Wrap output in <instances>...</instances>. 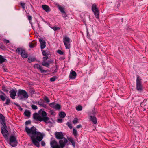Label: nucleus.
<instances>
[{
	"label": "nucleus",
	"instance_id": "obj_1",
	"mask_svg": "<svg viewBox=\"0 0 148 148\" xmlns=\"http://www.w3.org/2000/svg\"><path fill=\"white\" fill-rule=\"evenodd\" d=\"M31 121L29 120L25 122V130L27 134L30 137L32 143L37 147H40V142L43 138V136L42 133L37 131V129L34 126L29 128L27 126L30 124Z\"/></svg>",
	"mask_w": 148,
	"mask_h": 148
},
{
	"label": "nucleus",
	"instance_id": "obj_2",
	"mask_svg": "<svg viewBox=\"0 0 148 148\" xmlns=\"http://www.w3.org/2000/svg\"><path fill=\"white\" fill-rule=\"evenodd\" d=\"M47 113L46 112L42 111L41 109L38 113H35L33 114V119L37 121H43L45 123H51L49 118L47 116Z\"/></svg>",
	"mask_w": 148,
	"mask_h": 148
},
{
	"label": "nucleus",
	"instance_id": "obj_3",
	"mask_svg": "<svg viewBox=\"0 0 148 148\" xmlns=\"http://www.w3.org/2000/svg\"><path fill=\"white\" fill-rule=\"evenodd\" d=\"M136 76V89L139 92H141L143 89V86L141 84L142 79L138 75H137Z\"/></svg>",
	"mask_w": 148,
	"mask_h": 148
},
{
	"label": "nucleus",
	"instance_id": "obj_4",
	"mask_svg": "<svg viewBox=\"0 0 148 148\" xmlns=\"http://www.w3.org/2000/svg\"><path fill=\"white\" fill-rule=\"evenodd\" d=\"M18 94L21 100L23 99L24 98L27 99L29 97L27 92L24 90L19 89L18 91Z\"/></svg>",
	"mask_w": 148,
	"mask_h": 148
},
{
	"label": "nucleus",
	"instance_id": "obj_5",
	"mask_svg": "<svg viewBox=\"0 0 148 148\" xmlns=\"http://www.w3.org/2000/svg\"><path fill=\"white\" fill-rule=\"evenodd\" d=\"M16 51L18 54L21 55L23 58H26L28 57L27 54L24 49L18 48L17 49Z\"/></svg>",
	"mask_w": 148,
	"mask_h": 148
},
{
	"label": "nucleus",
	"instance_id": "obj_6",
	"mask_svg": "<svg viewBox=\"0 0 148 148\" xmlns=\"http://www.w3.org/2000/svg\"><path fill=\"white\" fill-rule=\"evenodd\" d=\"M9 143L13 147H15L17 146L18 142L15 136L13 135L10 137Z\"/></svg>",
	"mask_w": 148,
	"mask_h": 148
},
{
	"label": "nucleus",
	"instance_id": "obj_7",
	"mask_svg": "<svg viewBox=\"0 0 148 148\" xmlns=\"http://www.w3.org/2000/svg\"><path fill=\"white\" fill-rule=\"evenodd\" d=\"M70 38L66 36L63 38V43L66 49H69L70 48Z\"/></svg>",
	"mask_w": 148,
	"mask_h": 148
},
{
	"label": "nucleus",
	"instance_id": "obj_8",
	"mask_svg": "<svg viewBox=\"0 0 148 148\" xmlns=\"http://www.w3.org/2000/svg\"><path fill=\"white\" fill-rule=\"evenodd\" d=\"M92 10L95 16L97 19H99V11L95 4H93L92 6Z\"/></svg>",
	"mask_w": 148,
	"mask_h": 148
},
{
	"label": "nucleus",
	"instance_id": "obj_9",
	"mask_svg": "<svg viewBox=\"0 0 148 148\" xmlns=\"http://www.w3.org/2000/svg\"><path fill=\"white\" fill-rule=\"evenodd\" d=\"M68 142L67 140L65 138L60 139L59 143L60 148H63L65 146Z\"/></svg>",
	"mask_w": 148,
	"mask_h": 148
},
{
	"label": "nucleus",
	"instance_id": "obj_10",
	"mask_svg": "<svg viewBox=\"0 0 148 148\" xmlns=\"http://www.w3.org/2000/svg\"><path fill=\"white\" fill-rule=\"evenodd\" d=\"M6 128L7 126L5 127L3 126V127L1 128V132L4 137L5 138H7L8 134V131L6 129Z\"/></svg>",
	"mask_w": 148,
	"mask_h": 148
},
{
	"label": "nucleus",
	"instance_id": "obj_11",
	"mask_svg": "<svg viewBox=\"0 0 148 148\" xmlns=\"http://www.w3.org/2000/svg\"><path fill=\"white\" fill-rule=\"evenodd\" d=\"M34 67L35 69H37L40 70V71L42 73H46L47 71V70H45L42 69V66L38 64H35L34 66Z\"/></svg>",
	"mask_w": 148,
	"mask_h": 148
},
{
	"label": "nucleus",
	"instance_id": "obj_12",
	"mask_svg": "<svg viewBox=\"0 0 148 148\" xmlns=\"http://www.w3.org/2000/svg\"><path fill=\"white\" fill-rule=\"evenodd\" d=\"M50 144L52 148H60L58 144V142L55 140H53L50 142Z\"/></svg>",
	"mask_w": 148,
	"mask_h": 148
},
{
	"label": "nucleus",
	"instance_id": "obj_13",
	"mask_svg": "<svg viewBox=\"0 0 148 148\" xmlns=\"http://www.w3.org/2000/svg\"><path fill=\"white\" fill-rule=\"evenodd\" d=\"M0 123L5 127H6L5 117L1 114H0Z\"/></svg>",
	"mask_w": 148,
	"mask_h": 148
},
{
	"label": "nucleus",
	"instance_id": "obj_14",
	"mask_svg": "<svg viewBox=\"0 0 148 148\" xmlns=\"http://www.w3.org/2000/svg\"><path fill=\"white\" fill-rule=\"evenodd\" d=\"M55 136L56 138L57 139H60L62 138H64V135L62 132H56L55 133Z\"/></svg>",
	"mask_w": 148,
	"mask_h": 148
},
{
	"label": "nucleus",
	"instance_id": "obj_15",
	"mask_svg": "<svg viewBox=\"0 0 148 148\" xmlns=\"http://www.w3.org/2000/svg\"><path fill=\"white\" fill-rule=\"evenodd\" d=\"M77 75V74L76 72L71 70V71L70 74L69 75V78L71 79H74L76 78Z\"/></svg>",
	"mask_w": 148,
	"mask_h": 148
},
{
	"label": "nucleus",
	"instance_id": "obj_16",
	"mask_svg": "<svg viewBox=\"0 0 148 148\" xmlns=\"http://www.w3.org/2000/svg\"><path fill=\"white\" fill-rule=\"evenodd\" d=\"M16 92L15 91L14 89H12L10 91V96L12 99H15V96L16 95Z\"/></svg>",
	"mask_w": 148,
	"mask_h": 148
},
{
	"label": "nucleus",
	"instance_id": "obj_17",
	"mask_svg": "<svg viewBox=\"0 0 148 148\" xmlns=\"http://www.w3.org/2000/svg\"><path fill=\"white\" fill-rule=\"evenodd\" d=\"M39 40L40 44L41 49H43L46 47V42L42 38L40 39Z\"/></svg>",
	"mask_w": 148,
	"mask_h": 148
},
{
	"label": "nucleus",
	"instance_id": "obj_18",
	"mask_svg": "<svg viewBox=\"0 0 148 148\" xmlns=\"http://www.w3.org/2000/svg\"><path fill=\"white\" fill-rule=\"evenodd\" d=\"M58 7L59 10L61 11L62 13L63 14L64 16H63V17H66V15L65 13V11L64 10V8L59 5H58Z\"/></svg>",
	"mask_w": 148,
	"mask_h": 148
},
{
	"label": "nucleus",
	"instance_id": "obj_19",
	"mask_svg": "<svg viewBox=\"0 0 148 148\" xmlns=\"http://www.w3.org/2000/svg\"><path fill=\"white\" fill-rule=\"evenodd\" d=\"M42 8L46 12H48L50 11V8L47 5H43L42 6Z\"/></svg>",
	"mask_w": 148,
	"mask_h": 148
},
{
	"label": "nucleus",
	"instance_id": "obj_20",
	"mask_svg": "<svg viewBox=\"0 0 148 148\" xmlns=\"http://www.w3.org/2000/svg\"><path fill=\"white\" fill-rule=\"evenodd\" d=\"M90 119L94 124H96L97 122V119L94 116H90Z\"/></svg>",
	"mask_w": 148,
	"mask_h": 148
},
{
	"label": "nucleus",
	"instance_id": "obj_21",
	"mask_svg": "<svg viewBox=\"0 0 148 148\" xmlns=\"http://www.w3.org/2000/svg\"><path fill=\"white\" fill-rule=\"evenodd\" d=\"M6 61V59L3 56L0 55V64L3 63Z\"/></svg>",
	"mask_w": 148,
	"mask_h": 148
},
{
	"label": "nucleus",
	"instance_id": "obj_22",
	"mask_svg": "<svg viewBox=\"0 0 148 148\" xmlns=\"http://www.w3.org/2000/svg\"><path fill=\"white\" fill-rule=\"evenodd\" d=\"M43 101L41 99L40 101H38V104L39 105L45 108L46 106V105L44 103Z\"/></svg>",
	"mask_w": 148,
	"mask_h": 148
},
{
	"label": "nucleus",
	"instance_id": "obj_23",
	"mask_svg": "<svg viewBox=\"0 0 148 148\" xmlns=\"http://www.w3.org/2000/svg\"><path fill=\"white\" fill-rule=\"evenodd\" d=\"M41 64L44 66L49 67V63L48 62H45V61H43L42 62Z\"/></svg>",
	"mask_w": 148,
	"mask_h": 148
},
{
	"label": "nucleus",
	"instance_id": "obj_24",
	"mask_svg": "<svg viewBox=\"0 0 148 148\" xmlns=\"http://www.w3.org/2000/svg\"><path fill=\"white\" fill-rule=\"evenodd\" d=\"M42 54L43 55L47 56L50 55V53L49 51H42Z\"/></svg>",
	"mask_w": 148,
	"mask_h": 148
},
{
	"label": "nucleus",
	"instance_id": "obj_25",
	"mask_svg": "<svg viewBox=\"0 0 148 148\" xmlns=\"http://www.w3.org/2000/svg\"><path fill=\"white\" fill-rule=\"evenodd\" d=\"M36 45V43L32 42L31 43H30L29 44V47L31 48H33L34 47H35Z\"/></svg>",
	"mask_w": 148,
	"mask_h": 148
},
{
	"label": "nucleus",
	"instance_id": "obj_26",
	"mask_svg": "<svg viewBox=\"0 0 148 148\" xmlns=\"http://www.w3.org/2000/svg\"><path fill=\"white\" fill-rule=\"evenodd\" d=\"M59 116L60 118H63L65 117L66 114L64 112H61L60 113Z\"/></svg>",
	"mask_w": 148,
	"mask_h": 148
},
{
	"label": "nucleus",
	"instance_id": "obj_27",
	"mask_svg": "<svg viewBox=\"0 0 148 148\" xmlns=\"http://www.w3.org/2000/svg\"><path fill=\"white\" fill-rule=\"evenodd\" d=\"M73 133L75 137H77V135H78L77 132L75 128L73 129Z\"/></svg>",
	"mask_w": 148,
	"mask_h": 148
},
{
	"label": "nucleus",
	"instance_id": "obj_28",
	"mask_svg": "<svg viewBox=\"0 0 148 148\" xmlns=\"http://www.w3.org/2000/svg\"><path fill=\"white\" fill-rule=\"evenodd\" d=\"M30 112L28 110H25L24 112V114L26 116L28 117H29L30 115Z\"/></svg>",
	"mask_w": 148,
	"mask_h": 148
},
{
	"label": "nucleus",
	"instance_id": "obj_29",
	"mask_svg": "<svg viewBox=\"0 0 148 148\" xmlns=\"http://www.w3.org/2000/svg\"><path fill=\"white\" fill-rule=\"evenodd\" d=\"M10 99L9 98H8L6 99L5 103L3 104V105L4 106H5L6 104L7 105H9V104H10Z\"/></svg>",
	"mask_w": 148,
	"mask_h": 148
},
{
	"label": "nucleus",
	"instance_id": "obj_30",
	"mask_svg": "<svg viewBox=\"0 0 148 148\" xmlns=\"http://www.w3.org/2000/svg\"><path fill=\"white\" fill-rule=\"evenodd\" d=\"M61 106L60 105L58 104H56L54 109L56 110H59L60 109Z\"/></svg>",
	"mask_w": 148,
	"mask_h": 148
},
{
	"label": "nucleus",
	"instance_id": "obj_31",
	"mask_svg": "<svg viewBox=\"0 0 148 148\" xmlns=\"http://www.w3.org/2000/svg\"><path fill=\"white\" fill-rule=\"evenodd\" d=\"M56 105L55 102H53L49 104V106L51 107L54 109L55 106Z\"/></svg>",
	"mask_w": 148,
	"mask_h": 148
},
{
	"label": "nucleus",
	"instance_id": "obj_32",
	"mask_svg": "<svg viewBox=\"0 0 148 148\" xmlns=\"http://www.w3.org/2000/svg\"><path fill=\"white\" fill-rule=\"evenodd\" d=\"M44 100L47 103H48L50 102V100L49 99L48 97L46 96H45L43 98Z\"/></svg>",
	"mask_w": 148,
	"mask_h": 148
},
{
	"label": "nucleus",
	"instance_id": "obj_33",
	"mask_svg": "<svg viewBox=\"0 0 148 148\" xmlns=\"http://www.w3.org/2000/svg\"><path fill=\"white\" fill-rule=\"evenodd\" d=\"M82 108L80 105H78L77 107L76 108V109L79 111L82 110Z\"/></svg>",
	"mask_w": 148,
	"mask_h": 148
},
{
	"label": "nucleus",
	"instance_id": "obj_34",
	"mask_svg": "<svg viewBox=\"0 0 148 148\" xmlns=\"http://www.w3.org/2000/svg\"><path fill=\"white\" fill-rule=\"evenodd\" d=\"M35 59L34 58H28L27 61L28 62L31 63L33 62L35 60Z\"/></svg>",
	"mask_w": 148,
	"mask_h": 148
},
{
	"label": "nucleus",
	"instance_id": "obj_35",
	"mask_svg": "<svg viewBox=\"0 0 148 148\" xmlns=\"http://www.w3.org/2000/svg\"><path fill=\"white\" fill-rule=\"evenodd\" d=\"M20 5L22 7L23 9L25 10V3L23 2H20Z\"/></svg>",
	"mask_w": 148,
	"mask_h": 148
},
{
	"label": "nucleus",
	"instance_id": "obj_36",
	"mask_svg": "<svg viewBox=\"0 0 148 148\" xmlns=\"http://www.w3.org/2000/svg\"><path fill=\"white\" fill-rule=\"evenodd\" d=\"M31 107L33 110H36L38 109L37 107L35 105H32L31 106Z\"/></svg>",
	"mask_w": 148,
	"mask_h": 148
},
{
	"label": "nucleus",
	"instance_id": "obj_37",
	"mask_svg": "<svg viewBox=\"0 0 148 148\" xmlns=\"http://www.w3.org/2000/svg\"><path fill=\"white\" fill-rule=\"evenodd\" d=\"M51 28L54 31L60 29V28L58 27H53Z\"/></svg>",
	"mask_w": 148,
	"mask_h": 148
},
{
	"label": "nucleus",
	"instance_id": "obj_38",
	"mask_svg": "<svg viewBox=\"0 0 148 148\" xmlns=\"http://www.w3.org/2000/svg\"><path fill=\"white\" fill-rule=\"evenodd\" d=\"M0 98L3 101H4L5 99V98L2 95H0Z\"/></svg>",
	"mask_w": 148,
	"mask_h": 148
},
{
	"label": "nucleus",
	"instance_id": "obj_39",
	"mask_svg": "<svg viewBox=\"0 0 148 148\" xmlns=\"http://www.w3.org/2000/svg\"><path fill=\"white\" fill-rule=\"evenodd\" d=\"M78 122V119L77 118H75L73 121V123L74 124H76Z\"/></svg>",
	"mask_w": 148,
	"mask_h": 148
},
{
	"label": "nucleus",
	"instance_id": "obj_40",
	"mask_svg": "<svg viewBox=\"0 0 148 148\" xmlns=\"http://www.w3.org/2000/svg\"><path fill=\"white\" fill-rule=\"evenodd\" d=\"M67 125L70 128V129H72V127L71 124L69 122H67Z\"/></svg>",
	"mask_w": 148,
	"mask_h": 148
},
{
	"label": "nucleus",
	"instance_id": "obj_41",
	"mask_svg": "<svg viewBox=\"0 0 148 148\" xmlns=\"http://www.w3.org/2000/svg\"><path fill=\"white\" fill-rule=\"evenodd\" d=\"M57 52L60 55H63L64 54V52L61 50H57Z\"/></svg>",
	"mask_w": 148,
	"mask_h": 148
},
{
	"label": "nucleus",
	"instance_id": "obj_42",
	"mask_svg": "<svg viewBox=\"0 0 148 148\" xmlns=\"http://www.w3.org/2000/svg\"><path fill=\"white\" fill-rule=\"evenodd\" d=\"M49 58L48 56H45L43 57V61H45L47 59H48Z\"/></svg>",
	"mask_w": 148,
	"mask_h": 148
},
{
	"label": "nucleus",
	"instance_id": "obj_43",
	"mask_svg": "<svg viewBox=\"0 0 148 148\" xmlns=\"http://www.w3.org/2000/svg\"><path fill=\"white\" fill-rule=\"evenodd\" d=\"M68 139L69 140L71 143L72 142L74 141L73 138H72L71 137L69 138H68Z\"/></svg>",
	"mask_w": 148,
	"mask_h": 148
},
{
	"label": "nucleus",
	"instance_id": "obj_44",
	"mask_svg": "<svg viewBox=\"0 0 148 148\" xmlns=\"http://www.w3.org/2000/svg\"><path fill=\"white\" fill-rule=\"evenodd\" d=\"M41 144L42 146H44L45 145V143L44 141H42L41 142Z\"/></svg>",
	"mask_w": 148,
	"mask_h": 148
},
{
	"label": "nucleus",
	"instance_id": "obj_45",
	"mask_svg": "<svg viewBox=\"0 0 148 148\" xmlns=\"http://www.w3.org/2000/svg\"><path fill=\"white\" fill-rule=\"evenodd\" d=\"M56 80L55 77H52L50 79V81L52 82H53Z\"/></svg>",
	"mask_w": 148,
	"mask_h": 148
},
{
	"label": "nucleus",
	"instance_id": "obj_46",
	"mask_svg": "<svg viewBox=\"0 0 148 148\" xmlns=\"http://www.w3.org/2000/svg\"><path fill=\"white\" fill-rule=\"evenodd\" d=\"M63 121V120L61 119H58L57 120V122L59 123H61Z\"/></svg>",
	"mask_w": 148,
	"mask_h": 148
},
{
	"label": "nucleus",
	"instance_id": "obj_47",
	"mask_svg": "<svg viewBox=\"0 0 148 148\" xmlns=\"http://www.w3.org/2000/svg\"><path fill=\"white\" fill-rule=\"evenodd\" d=\"M28 19L30 21H30L32 20V17L30 15H28L27 16Z\"/></svg>",
	"mask_w": 148,
	"mask_h": 148
},
{
	"label": "nucleus",
	"instance_id": "obj_48",
	"mask_svg": "<svg viewBox=\"0 0 148 148\" xmlns=\"http://www.w3.org/2000/svg\"><path fill=\"white\" fill-rule=\"evenodd\" d=\"M4 42L6 43H8L9 42V41L8 40L5 39L4 40Z\"/></svg>",
	"mask_w": 148,
	"mask_h": 148
},
{
	"label": "nucleus",
	"instance_id": "obj_49",
	"mask_svg": "<svg viewBox=\"0 0 148 148\" xmlns=\"http://www.w3.org/2000/svg\"><path fill=\"white\" fill-rule=\"evenodd\" d=\"M82 127V125L80 124V125H77V126H76V127L77 128H80Z\"/></svg>",
	"mask_w": 148,
	"mask_h": 148
},
{
	"label": "nucleus",
	"instance_id": "obj_50",
	"mask_svg": "<svg viewBox=\"0 0 148 148\" xmlns=\"http://www.w3.org/2000/svg\"><path fill=\"white\" fill-rule=\"evenodd\" d=\"M15 104L17 106H19L20 107V108H19V110H21V111H22L23 110V109L22 108H21L20 106H19L18 105V104H16L15 103Z\"/></svg>",
	"mask_w": 148,
	"mask_h": 148
},
{
	"label": "nucleus",
	"instance_id": "obj_51",
	"mask_svg": "<svg viewBox=\"0 0 148 148\" xmlns=\"http://www.w3.org/2000/svg\"><path fill=\"white\" fill-rule=\"evenodd\" d=\"M71 143H72V144L73 146L75 147V145L74 141L72 142Z\"/></svg>",
	"mask_w": 148,
	"mask_h": 148
},
{
	"label": "nucleus",
	"instance_id": "obj_52",
	"mask_svg": "<svg viewBox=\"0 0 148 148\" xmlns=\"http://www.w3.org/2000/svg\"><path fill=\"white\" fill-rule=\"evenodd\" d=\"M48 62L50 64V63H52L53 62V61L52 60H49Z\"/></svg>",
	"mask_w": 148,
	"mask_h": 148
},
{
	"label": "nucleus",
	"instance_id": "obj_53",
	"mask_svg": "<svg viewBox=\"0 0 148 148\" xmlns=\"http://www.w3.org/2000/svg\"><path fill=\"white\" fill-rule=\"evenodd\" d=\"M3 90L6 92H8V90H7V89H3Z\"/></svg>",
	"mask_w": 148,
	"mask_h": 148
},
{
	"label": "nucleus",
	"instance_id": "obj_54",
	"mask_svg": "<svg viewBox=\"0 0 148 148\" xmlns=\"http://www.w3.org/2000/svg\"><path fill=\"white\" fill-rule=\"evenodd\" d=\"M145 101V100H144V101L141 103V105H143L144 104V102Z\"/></svg>",
	"mask_w": 148,
	"mask_h": 148
},
{
	"label": "nucleus",
	"instance_id": "obj_55",
	"mask_svg": "<svg viewBox=\"0 0 148 148\" xmlns=\"http://www.w3.org/2000/svg\"><path fill=\"white\" fill-rule=\"evenodd\" d=\"M3 93L4 95H5V94H4Z\"/></svg>",
	"mask_w": 148,
	"mask_h": 148
}]
</instances>
